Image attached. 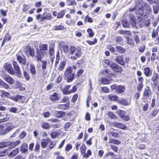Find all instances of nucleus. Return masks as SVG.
<instances>
[{
    "mask_svg": "<svg viewBox=\"0 0 159 159\" xmlns=\"http://www.w3.org/2000/svg\"><path fill=\"white\" fill-rule=\"evenodd\" d=\"M0 95H1L2 98L8 97L9 96L10 93L5 91L3 90H0Z\"/></svg>",
    "mask_w": 159,
    "mask_h": 159,
    "instance_id": "obj_29",
    "label": "nucleus"
},
{
    "mask_svg": "<svg viewBox=\"0 0 159 159\" xmlns=\"http://www.w3.org/2000/svg\"><path fill=\"white\" fill-rule=\"evenodd\" d=\"M11 36L9 33H7L6 34L5 37L3 40V42L6 41H9L11 39Z\"/></svg>",
    "mask_w": 159,
    "mask_h": 159,
    "instance_id": "obj_59",
    "label": "nucleus"
},
{
    "mask_svg": "<svg viewBox=\"0 0 159 159\" xmlns=\"http://www.w3.org/2000/svg\"><path fill=\"white\" fill-rule=\"evenodd\" d=\"M4 67L5 70L7 71L9 74L12 75H15V72L11 63H6L4 64Z\"/></svg>",
    "mask_w": 159,
    "mask_h": 159,
    "instance_id": "obj_6",
    "label": "nucleus"
},
{
    "mask_svg": "<svg viewBox=\"0 0 159 159\" xmlns=\"http://www.w3.org/2000/svg\"><path fill=\"white\" fill-rule=\"evenodd\" d=\"M25 52L28 56L34 57V50L33 48H31L30 46L27 45L25 47Z\"/></svg>",
    "mask_w": 159,
    "mask_h": 159,
    "instance_id": "obj_7",
    "label": "nucleus"
},
{
    "mask_svg": "<svg viewBox=\"0 0 159 159\" xmlns=\"http://www.w3.org/2000/svg\"><path fill=\"white\" fill-rule=\"evenodd\" d=\"M125 89V87L122 85H117L116 90V92L118 93H123Z\"/></svg>",
    "mask_w": 159,
    "mask_h": 159,
    "instance_id": "obj_26",
    "label": "nucleus"
},
{
    "mask_svg": "<svg viewBox=\"0 0 159 159\" xmlns=\"http://www.w3.org/2000/svg\"><path fill=\"white\" fill-rule=\"evenodd\" d=\"M86 147L84 145H82L80 148V151L82 153H84L85 152Z\"/></svg>",
    "mask_w": 159,
    "mask_h": 159,
    "instance_id": "obj_61",
    "label": "nucleus"
},
{
    "mask_svg": "<svg viewBox=\"0 0 159 159\" xmlns=\"http://www.w3.org/2000/svg\"><path fill=\"white\" fill-rule=\"evenodd\" d=\"M133 38L134 41L136 43H138L140 42L139 37L136 35H134Z\"/></svg>",
    "mask_w": 159,
    "mask_h": 159,
    "instance_id": "obj_63",
    "label": "nucleus"
},
{
    "mask_svg": "<svg viewBox=\"0 0 159 159\" xmlns=\"http://www.w3.org/2000/svg\"><path fill=\"white\" fill-rule=\"evenodd\" d=\"M100 75H102L104 76H107L110 77L111 76H114V74L111 73L110 71L108 70L104 69L103 70L101 71L100 72Z\"/></svg>",
    "mask_w": 159,
    "mask_h": 159,
    "instance_id": "obj_13",
    "label": "nucleus"
},
{
    "mask_svg": "<svg viewBox=\"0 0 159 159\" xmlns=\"http://www.w3.org/2000/svg\"><path fill=\"white\" fill-rule=\"evenodd\" d=\"M23 75L26 80L29 81L30 80V76L28 73L26 71L24 70Z\"/></svg>",
    "mask_w": 159,
    "mask_h": 159,
    "instance_id": "obj_47",
    "label": "nucleus"
},
{
    "mask_svg": "<svg viewBox=\"0 0 159 159\" xmlns=\"http://www.w3.org/2000/svg\"><path fill=\"white\" fill-rule=\"evenodd\" d=\"M6 127V126L5 124L3 125H0V133L3 134H6V132L5 131V128Z\"/></svg>",
    "mask_w": 159,
    "mask_h": 159,
    "instance_id": "obj_40",
    "label": "nucleus"
},
{
    "mask_svg": "<svg viewBox=\"0 0 159 159\" xmlns=\"http://www.w3.org/2000/svg\"><path fill=\"white\" fill-rule=\"evenodd\" d=\"M27 147L28 145L27 143H23L20 147V150L21 152L23 153H25L28 150Z\"/></svg>",
    "mask_w": 159,
    "mask_h": 159,
    "instance_id": "obj_21",
    "label": "nucleus"
},
{
    "mask_svg": "<svg viewBox=\"0 0 159 159\" xmlns=\"http://www.w3.org/2000/svg\"><path fill=\"white\" fill-rule=\"evenodd\" d=\"M72 70L71 67L67 68L64 74V75L67 79L68 82H70L74 79V75L72 73Z\"/></svg>",
    "mask_w": 159,
    "mask_h": 159,
    "instance_id": "obj_3",
    "label": "nucleus"
},
{
    "mask_svg": "<svg viewBox=\"0 0 159 159\" xmlns=\"http://www.w3.org/2000/svg\"><path fill=\"white\" fill-rule=\"evenodd\" d=\"M51 15L50 14L48 13L46 16L42 17L40 20V21H42L45 19L49 20L51 19Z\"/></svg>",
    "mask_w": 159,
    "mask_h": 159,
    "instance_id": "obj_50",
    "label": "nucleus"
},
{
    "mask_svg": "<svg viewBox=\"0 0 159 159\" xmlns=\"http://www.w3.org/2000/svg\"><path fill=\"white\" fill-rule=\"evenodd\" d=\"M130 22L129 23L130 25V27H136V24L135 21V17L133 15L130 14L129 16Z\"/></svg>",
    "mask_w": 159,
    "mask_h": 159,
    "instance_id": "obj_14",
    "label": "nucleus"
},
{
    "mask_svg": "<svg viewBox=\"0 0 159 159\" xmlns=\"http://www.w3.org/2000/svg\"><path fill=\"white\" fill-rule=\"evenodd\" d=\"M11 143L9 142H4L0 143V148H3L10 145Z\"/></svg>",
    "mask_w": 159,
    "mask_h": 159,
    "instance_id": "obj_43",
    "label": "nucleus"
},
{
    "mask_svg": "<svg viewBox=\"0 0 159 159\" xmlns=\"http://www.w3.org/2000/svg\"><path fill=\"white\" fill-rule=\"evenodd\" d=\"M60 99V96L56 92L53 93L50 97V100L52 102L58 101Z\"/></svg>",
    "mask_w": 159,
    "mask_h": 159,
    "instance_id": "obj_10",
    "label": "nucleus"
},
{
    "mask_svg": "<svg viewBox=\"0 0 159 159\" xmlns=\"http://www.w3.org/2000/svg\"><path fill=\"white\" fill-rule=\"evenodd\" d=\"M112 125L114 126L122 129L125 130L126 128L125 125L122 123L114 122L112 123Z\"/></svg>",
    "mask_w": 159,
    "mask_h": 159,
    "instance_id": "obj_11",
    "label": "nucleus"
},
{
    "mask_svg": "<svg viewBox=\"0 0 159 159\" xmlns=\"http://www.w3.org/2000/svg\"><path fill=\"white\" fill-rule=\"evenodd\" d=\"M0 85L2 86L3 88L6 89H8L10 87L8 84H7L2 80V81Z\"/></svg>",
    "mask_w": 159,
    "mask_h": 159,
    "instance_id": "obj_55",
    "label": "nucleus"
},
{
    "mask_svg": "<svg viewBox=\"0 0 159 159\" xmlns=\"http://www.w3.org/2000/svg\"><path fill=\"white\" fill-rule=\"evenodd\" d=\"M111 67L113 71L116 72L121 73L123 70L121 67L116 65L115 63L111 65Z\"/></svg>",
    "mask_w": 159,
    "mask_h": 159,
    "instance_id": "obj_9",
    "label": "nucleus"
},
{
    "mask_svg": "<svg viewBox=\"0 0 159 159\" xmlns=\"http://www.w3.org/2000/svg\"><path fill=\"white\" fill-rule=\"evenodd\" d=\"M125 39L126 40V42L127 44L133 46L134 45V43L132 38L130 37H125Z\"/></svg>",
    "mask_w": 159,
    "mask_h": 159,
    "instance_id": "obj_28",
    "label": "nucleus"
},
{
    "mask_svg": "<svg viewBox=\"0 0 159 159\" xmlns=\"http://www.w3.org/2000/svg\"><path fill=\"white\" fill-rule=\"evenodd\" d=\"M144 9L147 13H150L151 12V9L150 6L147 3H145Z\"/></svg>",
    "mask_w": 159,
    "mask_h": 159,
    "instance_id": "obj_31",
    "label": "nucleus"
},
{
    "mask_svg": "<svg viewBox=\"0 0 159 159\" xmlns=\"http://www.w3.org/2000/svg\"><path fill=\"white\" fill-rule=\"evenodd\" d=\"M20 142V141L19 140H17L15 142H13V143H11V147L8 148H9L12 149V148H14L16 146L18 145Z\"/></svg>",
    "mask_w": 159,
    "mask_h": 159,
    "instance_id": "obj_36",
    "label": "nucleus"
},
{
    "mask_svg": "<svg viewBox=\"0 0 159 159\" xmlns=\"http://www.w3.org/2000/svg\"><path fill=\"white\" fill-rule=\"evenodd\" d=\"M109 143H112L113 144L116 145L119 144L120 143L119 141L112 139H109Z\"/></svg>",
    "mask_w": 159,
    "mask_h": 159,
    "instance_id": "obj_45",
    "label": "nucleus"
},
{
    "mask_svg": "<svg viewBox=\"0 0 159 159\" xmlns=\"http://www.w3.org/2000/svg\"><path fill=\"white\" fill-rule=\"evenodd\" d=\"M14 70L16 71V76L19 78H21L22 76V73L20 69V68L17 63L16 61H13L12 63Z\"/></svg>",
    "mask_w": 159,
    "mask_h": 159,
    "instance_id": "obj_5",
    "label": "nucleus"
},
{
    "mask_svg": "<svg viewBox=\"0 0 159 159\" xmlns=\"http://www.w3.org/2000/svg\"><path fill=\"white\" fill-rule=\"evenodd\" d=\"M5 125H6V127L5 128V131L6 132V133L11 130L14 128L12 124L9 123L7 122L5 124Z\"/></svg>",
    "mask_w": 159,
    "mask_h": 159,
    "instance_id": "obj_23",
    "label": "nucleus"
},
{
    "mask_svg": "<svg viewBox=\"0 0 159 159\" xmlns=\"http://www.w3.org/2000/svg\"><path fill=\"white\" fill-rule=\"evenodd\" d=\"M122 24L123 27L125 28H129L130 27V24L129 23H128L126 20H123L122 21Z\"/></svg>",
    "mask_w": 159,
    "mask_h": 159,
    "instance_id": "obj_37",
    "label": "nucleus"
},
{
    "mask_svg": "<svg viewBox=\"0 0 159 159\" xmlns=\"http://www.w3.org/2000/svg\"><path fill=\"white\" fill-rule=\"evenodd\" d=\"M42 68L43 70H45L46 68L47 61H46L42 60Z\"/></svg>",
    "mask_w": 159,
    "mask_h": 159,
    "instance_id": "obj_52",
    "label": "nucleus"
},
{
    "mask_svg": "<svg viewBox=\"0 0 159 159\" xmlns=\"http://www.w3.org/2000/svg\"><path fill=\"white\" fill-rule=\"evenodd\" d=\"M116 49L117 52L120 53H123L125 52V50L123 47L120 46H116Z\"/></svg>",
    "mask_w": 159,
    "mask_h": 159,
    "instance_id": "obj_42",
    "label": "nucleus"
},
{
    "mask_svg": "<svg viewBox=\"0 0 159 159\" xmlns=\"http://www.w3.org/2000/svg\"><path fill=\"white\" fill-rule=\"evenodd\" d=\"M116 113L121 118L125 114V112L122 110H118L116 111Z\"/></svg>",
    "mask_w": 159,
    "mask_h": 159,
    "instance_id": "obj_44",
    "label": "nucleus"
},
{
    "mask_svg": "<svg viewBox=\"0 0 159 159\" xmlns=\"http://www.w3.org/2000/svg\"><path fill=\"white\" fill-rule=\"evenodd\" d=\"M30 71L32 76H34L36 73L35 66L32 64L30 65Z\"/></svg>",
    "mask_w": 159,
    "mask_h": 159,
    "instance_id": "obj_25",
    "label": "nucleus"
},
{
    "mask_svg": "<svg viewBox=\"0 0 159 159\" xmlns=\"http://www.w3.org/2000/svg\"><path fill=\"white\" fill-rule=\"evenodd\" d=\"M156 30H153L152 34V38L155 37L157 36L158 35V32Z\"/></svg>",
    "mask_w": 159,
    "mask_h": 159,
    "instance_id": "obj_62",
    "label": "nucleus"
},
{
    "mask_svg": "<svg viewBox=\"0 0 159 159\" xmlns=\"http://www.w3.org/2000/svg\"><path fill=\"white\" fill-rule=\"evenodd\" d=\"M70 106V104L69 103H65L64 104H60L58 106V108L61 110H66Z\"/></svg>",
    "mask_w": 159,
    "mask_h": 159,
    "instance_id": "obj_27",
    "label": "nucleus"
},
{
    "mask_svg": "<svg viewBox=\"0 0 159 159\" xmlns=\"http://www.w3.org/2000/svg\"><path fill=\"white\" fill-rule=\"evenodd\" d=\"M143 73L147 77L151 76L152 74V70L149 67H146L143 70Z\"/></svg>",
    "mask_w": 159,
    "mask_h": 159,
    "instance_id": "obj_12",
    "label": "nucleus"
},
{
    "mask_svg": "<svg viewBox=\"0 0 159 159\" xmlns=\"http://www.w3.org/2000/svg\"><path fill=\"white\" fill-rule=\"evenodd\" d=\"M107 115L110 119H116L117 118V116L112 112H108L107 113Z\"/></svg>",
    "mask_w": 159,
    "mask_h": 159,
    "instance_id": "obj_39",
    "label": "nucleus"
},
{
    "mask_svg": "<svg viewBox=\"0 0 159 159\" xmlns=\"http://www.w3.org/2000/svg\"><path fill=\"white\" fill-rule=\"evenodd\" d=\"M46 53L45 52H43L40 50H37V55L36 57L37 58V60L38 61H41V59L43 57L44 55Z\"/></svg>",
    "mask_w": 159,
    "mask_h": 159,
    "instance_id": "obj_17",
    "label": "nucleus"
},
{
    "mask_svg": "<svg viewBox=\"0 0 159 159\" xmlns=\"http://www.w3.org/2000/svg\"><path fill=\"white\" fill-rule=\"evenodd\" d=\"M59 135V133L57 131H54L51 133L50 135L52 138L54 139L57 138Z\"/></svg>",
    "mask_w": 159,
    "mask_h": 159,
    "instance_id": "obj_51",
    "label": "nucleus"
},
{
    "mask_svg": "<svg viewBox=\"0 0 159 159\" xmlns=\"http://www.w3.org/2000/svg\"><path fill=\"white\" fill-rule=\"evenodd\" d=\"M41 147L43 148H47V149L53 148L55 145V143L52 141L49 138L42 139L41 140Z\"/></svg>",
    "mask_w": 159,
    "mask_h": 159,
    "instance_id": "obj_1",
    "label": "nucleus"
},
{
    "mask_svg": "<svg viewBox=\"0 0 159 159\" xmlns=\"http://www.w3.org/2000/svg\"><path fill=\"white\" fill-rule=\"evenodd\" d=\"M109 135H111L115 138H117L118 136V134L116 132H114L109 131L108 133Z\"/></svg>",
    "mask_w": 159,
    "mask_h": 159,
    "instance_id": "obj_53",
    "label": "nucleus"
},
{
    "mask_svg": "<svg viewBox=\"0 0 159 159\" xmlns=\"http://www.w3.org/2000/svg\"><path fill=\"white\" fill-rule=\"evenodd\" d=\"M143 87V84L142 83H139V84L137 87V90L139 91H141L142 90Z\"/></svg>",
    "mask_w": 159,
    "mask_h": 159,
    "instance_id": "obj_60",
    "label": "nucleus"
},
{
    "mask_svg": "<svg viewBox=\"0 0 159 159\" xmlns=\"http://www.w3.org/2000/svg\"><path fill=\"white\" fill-rule=\"evenodd\" d=\"M42 127L45 129H49L50 127L49 124L47 122L44 123L42 126Z\"/></svg>",
    "mask_w": 159,
    "mask_h": 159,
    "instance_id": "obj_58",
    "label": "nucleus"
},
{
    "mask_svg": "<svg viewBox=\"0 0 159 159\" xmlns=\"http://www.w3.org/2000/svg\"><path fill=\"white\" fill-rule=\"evenodd\" d=\"M19 152V149L18 148H16L15 149L11 151L9 154V156L11 157H13L17 154Z\"/></svg>",
    "mask_w": 159,
    "mask_h": 159,
    "instance_id": "obj_30",
    "label": "nucleus"
},
{
    "mask_svg": "<svg viewBox=\"0 0 159 159\" xmlns=\"http://www.w3.org/2000/svg\"><path fill=\"white\" fill-rule=\"evenodd\" d=\"M117 102L125 106L129 105L131 103L130 101L129 100L127 101V100L124 99H121L117 101Z\"/></svg>",
    "mask_w": 159,
    "mask_h": 159,
    "instance_id": "obj_19",
    "label": "nucleus"
},
{
    "mask_svg": "<svg viewBox=\"0 0 159 159\" xmlns=\"http://www.w3.org/2000/svg\"><path fill=\"white\" fill-rule=\"evenodd\" d=\"M159 5L158 4L154 3L153 4V11L155 14L157 13L159 11Z\"/></svg>",
    "mask_w": 159,
    "mask_h": 159,
    "instance_id": "obj_35",
    "label": "nucleus"
},
{
    "mask_svg": "<svg viewBox=\"0 0 159 159\" xmlns=\"http://www.w3.org/2000/svg\"><path fill=\"white\" fill-rule=\"evenodd\" d=\"M109 99L113 101H117L118 97L114 94L109 95L108 96Z\"/></svg>",
    "mask_w": 159,
    "mask_h": 159,
    "instance_id": "obj_34",
    "label": "nucleus"
},
{
    "mask_svg": "<svg viewBox=\"0 0 159 159\" xmlns=\"http://www.w3.org/2000/svg\"><path fill=\"white\" fill-rule=\"evenodd\" d=\"M17 60L20 64L23 65H25L26 63V60L25 58H22L19 55H17Z\"/></svg>",
    "mask_w": 159,
    "mask_h": 159,
    "instance_id": "obj_18",
    "label": "nucleus"
},
{
    "mask_svg": "<svg viewBox=\"0 0 159 159\" xmlns=\"http://www.w3.org/2000/svg\"><path fill=\"white\" fill-rule=\"evenodd\" d=\"M159 79V75L157 73H154L152 75L151 80L153 84L155 86L157 85V83H158Z\"/></svg>",
    "mask_w": 159,
    "mask_h": 159,
    "instance_id": "obj_8",
    "label": "nucleus"
},
{
    "mask_svg": "<svg viewBox=\"0 0 159 159\" xmlns=\"http://www.w3.org/2000/svg\"><path fill=\"white\" fill-rule=\"evenodd\" d=\"M4 80L10 84H13L14 83V79L10 76H7L4 78Z\"/></svg>",
    "mask_w": 159,
    "mask_h": 159,
    "instance_id": "obj_22",
    "label": "nucleus"
},
{
    "mask_svg": "<svg viewBox=\"0 0 159 159\" xmlns=\"http://www.w3.org/2000/svg\"><path fill=\"white\" fill-rule=\"evenodd\" d=\"M27 134L25 131H23L20 135V138L22 139H23L26 135Z\"/></svg>",
    "mask_w": 159,
    "mask_h": 159,
    "instance_id": "obj_64",
    "label": "nucleus"
},
{
    "mask_svg": "<svg viewBox=\"0 0 159 159\" xmlns=\"http://www.w3.org/2000/svg\"><path fill=\"white\" fill-rule=\"evenodd\" d=\"M19 95H17L15 96H11L10 97V98L15 101L16 102L18 101L19 100Z\"/></svg>",
    "mask_w": 159,
    "mask_h": 159,
    "instance_id": "obj_57",
    "label": "nucleus"
},
{
    "mask_svg": "<svg viewBox=\"0 0 159 159\" xmlns=\"http://www.w3.org/2000/svg\"><path fill=\"white\" fill-rule=\"evenodd\" d=\"M110 80L107 79L103 78L100 81L103 84H108L110 82Z\"/></svg>",
    "mask_w": 159,
    "mask_h": 159,
    "instance_id": "obj_49",
    "label": "nucleus"
},
{
    "mask_svg": "<svg viewBox=\"0 0 159 159\" xmlns=\"http://www.w3.org/2000/svg\"><path fill=\"white\" fill-rule=\"evenodd\" d=\"M158 112V110L157 109H154L152 111L150 115L151 117H155Z\"/></svg>",
    "mask_w": 159,
    "mask_h": 159,
    "instance_id": "obj_38",
    "label": "nucleus"
},
{
    "mask_svg": "<svg viewBox=\"0 0 159 159\" xmlns=\"http://www.w3.org/2000/svg\"><path fill=\"white\" fill-rule=\"evenodd\" d=\"M54 49L53 47V45L52 46H50L49 47V53L50 56L52 57L54 53Z\"/></svg>",
    "mask_w": 159,
    "mask_h": 159,
    "instance_id": "obj_46",
    "label": "nucleus"
},
{
    "mask_svg": "<svg viewBox=\"0 0 159 159\" xmlns=\"http://www.w3.org/2000/svg\"><path fill=\"white\" fill-rule=\"evenodd\" d=\"M62 49L64 52L66 54L70 55V48L67 45H64L62 46Z\"/></svg>",
    "mask_w": 159,
    "mask_h": 159,
    "instance_id": "obj_32",
    "label": "nucleus"
},
{
    "mask_svg": "<svg viewBox=\"0 0 159 159\" xmlns=\"http://www.w3.org/2000/svg\"><path fill=\"white\" fill-rule=\"evenodd\" d=\"M60 59V56L59 55L57 54L56 57V60L55 61V64L54 66L55 67H57V66L59 62Z\"/></svg>",
    "mask_w": 159,
    "mask_h": 159,
    "instance_id": "obj_56",
    "label": "nucleus"
},
{
    "mask_svg": "<svg viewBox=\"0 0 159 159\" xmlns=\"http://www.w3.org/2000/svg\"><path fill=\"white\" fill-rule=\"evenodd\" d=\"M55 115L56 117L58 118H61L65 115L64 112L61 111H56L55 112Z\"/></svg>",
    "mask_w": 159,
    "mask_h": 159,
    "instance_id": "obj_33",
    "label": "nucleus"
},
{
    "mask_svg": "<svg viewBox=\"0 0 159 159\" xmlns=\"http://www.w3.org/2000/svg\"><path fill=\"white\" fill-rule=\"evenodd\" d=\"M65 12L64 10H61L57 16V18L60 19L62 18L65 14Z\"/></svg>",
    "mask_w": 159,
    "mask_h": 159,
    "instance_id": "obj_48",
    "label": "nucleus"
},
{
    "mask_svg": "<svg viewBox=\"0 0 159 159\" xmlns=\"http://www.w3.org/2000/svg\"><path fill=\"white\" fill-rule=\"evenodd\" d=\"M87 31L89 34V37L91 38L94 35V33L93 32L92 29L90 28L88 29Z\"/></svg>",
    "mask_w": 159,
    "mask_h": 159,
    "instance_id": "obj_54",
    "label": "nucleus"
},
{
    "mask_svg": "<svg viewBox=\"0 0 159 159\" xmlns=\"http://www.w3.org/2000/svg\"><path fill=\"white\" fill-rule=\"evenodd\" d=\"M152 94V91L148 86L147 87L144 89L143 96L147 98Z\"/></svg>",
    "mask_w": 159,
    "mask_h": 159,
    "instance_id": "obj_15",
    "label": "nucleus"
},
{
    "mask_svg": "<svg viewBox=\"0 0 159 159\" xmlns=\"http://www.w3.org/2000/svg\"><path fill=\"white\" fill-rule=\"evenodd\" d=\"M39 47L40 51H46L48 50V45L47 44L40 43L39 45Z\"/></svg>",
    "mask_w": 159,
    "mask_h": 159,
    "instance_id": "obj_24",
    "label": "nucleus"
},
{
    "mask_svg": "<svg viewBox=\"0 0 159 159\" xmlns=\"http://www.w3.org/2000/svg\"><path fill=\"white\" fill-rule=\"evenodd\" d=\"M81 50V49L80 47L76 48L74 46H71L70 47V54L73 55L75 53V55L79 57L82 55Z\"/></svg>",
    "mask_w": 159,
    "mask_h": 159,
    "instance_id": "obj_4",
    "label": "nucleus"
},
{
    "mask_svg": "<svg viewBox=\"0 0 159 159\" xmlns=\"http://www.w3.org/2000/svg\"><path fill=\"white\" fill-rule=\"evenodd\" d=\"M66 61L63 60L61 61L57 68V70L61 71L64 69L66 63Z\"/></svg>",
    "mask_w": 159,
    "mask_h": 159,
    "instance_id": "obj_16",
    "label": "nucleus"
},
{
    "mask_svg": "<svg viewBox=\"0 0 159 159\" xmlns=\"http://www.w3.org/2000/svg\"><path fill=\"white\" fill-rule=\"evenodd\" d=\"M64 27L61 25H55L53 27V29L55 30H61L64 29Z\"/></svg>",
    "mask_w": 159,
    "mask_h": 159,
    "instance_id": "obj_41",
    "label": "nucleus"
},
{
    "mask_svg": "<svg viewBox=\"0 0 159 159\" xmlns=\"http://www.w3.org/2000/svg\"><path fill=\"white\" fill-rule=\"evenodd\" d=\"M115 61L121 65L124 66L125 64V62L122 56H118L116 57Z\"/></svg>",
    "mask_w": 159,
    "mask_h": 159,
    "instance_id": "obj_20",
    "label": "nucleus"
},
{
    "mask_svg": "<svg viewBox=\"0 0 159 159\" xmlns=\"http://www.w3.org/2000/svg\"><path fill=\"white\" fill-rule=\"evenodd\" d=\"M144 3L142 1H137L135 3V7L129 9L130 11H134L135 10L137 14L142 15L144 11L143 6Z\"/></svg>",
    "mask_w": 159,
    "mask_h": 159,
    "instance_id": "obj_2",
    "label": "nucleus"
}]
</instances>
